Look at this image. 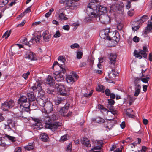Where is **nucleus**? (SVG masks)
<instances>
[{"instance_id": "1", "label": "nucleus", "mask_w": 152, "mask_h": 152, "mask_svg": "<svg viewBox=\"0 0 152 152\" xmlns=\"http://www.w3.org/2000/svg\"><path fill=\"white\" fill-rule=\"evenodd\" d=\"M59 117L58 115H52L50 117L46 118L45 119L46 126L53 132L60 129L61 123L59 122H54L55 121L58 119Z\"/></svg>"}, {"instance_id": "2", "label": "nucleus", "mask_w": 152, "mask_h": 152, "mask_svg": "<svg viewBox=\"0 0 152 152\" xmlns=\"http://www.w3.org/2000/svg\"><path fill=\"white\" fill-rule=\"evenodd\" d=\"M99 3L95 2H91L88 5L86 9V12L88 15H93L94 18L98 16L97 11L99 6Z\"/></svg>"}, {"instance_id": "3", "label": "nucleus", "mask_w": 152, "mask_h": 152, "mask_svg": "<svg viewBox=\"0 0 152 152\" xmlns=\"http://www.w3.org/2000/svg\"><path fill=\"white\" fill-rule=\"evenodd\" d=\"M18 102L20 105V110L21 112L28 113L29 112V110L28 108L29 102L27 101V98L26 96H21L18 100Z\"/></svg>"}, {"instance_id": "4", "label": "nucleus", "mask_w": 152, "mask_h": 152, "mask_svg": "<svg viewBox=\"0 0 152 152\" xmlns=\"http://www.w3.org/2000/svg\"><path fill=\"white\" fill-rule=\"evenodd\" d=\"M58 68L60 69V72H59L58 74L57 75L54 74L53 76L57 81L60 82L64 80V76L62 73L64 74L66 72V70L65 68L64 67V66L63 65H61L60 66L59 65L58 66Z\"/></svg>"}, {"instance_id": "5", "label": "nucleus", "mask_w": 152, "mask_h": 152, "mask_svg": "<svg viewBox=\"0 0 152 152\" xmlns=\"http://www.w3.org/2000/svg\"><path fill=\"white\" fill-rule=\"evenodd\" d=\"M53 106L51 102L47 101V102L45 103V105L44 106V107L42 110V112L45 114L51 113L53 111Z\"/></svg>"}, {"instance_id": "6", "label": "nucleus", "mask_w": 152, "mask_h": 152, "mask_svg": "<svg viewBox=\"0 0 152 152\" xmlns=\"http://www.w3.org/2000/svg\"><path fill=\"white\" fill-rule=\"evenodd\" d=\"M14 102L12 100L6 101L2 104L1 108L3 111H8L14 106Z\"/></svg>"}, {"instance_id": "7", "label": "nucleus", "mask_w": 152, "mask_h": 152, "mask_svg": "<svg viewBox=\"0 0 152 152\" xmlns=\"http://www.w3.org/2000/svg\"><path fill=\"white\" fill-rule=\"evenodd\" d=\"M112 31H111L109 28H105L103 31H102L100 33L104 34V38L106 39L107 40H110L112 38L111 35L113 33Z\"/></svg>"}, {"instance_id": "8", "label": "nucleus", "mask_w": 152, "mask_h": 152, "mask_svg": "<svg viewBox=\"0 0 152 152\" xmlns=\"http://www.w3.org/2000/svg\"><path fill=\"white\" fill-rule=\"evenodd\" d=\"M58 60L63 63V64H58L57 61H55L53 64L52 68V69H54V67L58 68V66L59 65L60 66L61 65L64 66V67L65 68V66L64 65V62L66 61V59L65 57L64 56H60L58 58Z\"/></svg>"}, {"instance_id": "9", "label": "nucleus", "mask_w": 152, "mask_h": 152, "mask_svg": "<svg viewBox=\"0 0 152 152\" xmlns=\"http://www.w3.org/2000/svg\"><path fill=\"white\" fill-rule=\"evenodd\" d=\"M99 14L98 16L96 18H98L100 22L103 24H106L108 23L110 20V18L107 15H103L101 14V15L99 16Z\"/></svg>"}, {"instance_id": "10", "label": "nucleus", "mask_w": 152, "mask_h": 152, "mask_svg": "<svg viewBox=\"0 0 152 152\" xmlns=\"http://www.w3.org/2000/svg\"><path fill=\"white\" fill-rule=\"evenodd\" d=\"M117 55L115 53H111L109 57V59L110 60L109 63L110 65L114 66L116 61V59Z\"/></svg>"}, {"instance_id": "11", "label": "nucleus", "mask_w": 152, "mask_h": 152, "mask_svg": "<svg viewBox=\"0 0 152 152\" xmlns=\"http://www.w3.org/2000/svg\"><path fill=\"white\" fill-rule=\"evenodd\" d=\"M36 102L39 105L44 107L45 105V103L47 102V101H46V98L44 96H42L38 98Z\"/></svg>"}, {"instance_id": "12", "label": "nucleus", "mask_w": 152, "mask_h": 152, "mask_svg": "<svg viewBox=\"0 0 152 152\" xmlns=\"http://www.w3.org/2000/svg\"><path fill=\"white\" fill-rule=\"evenodd\" d=\"M101 111L102 112H105L106 113H108L110 112L112 114H117L118 111L116 110L115 109L113 108V107H112L109 109V110L103 107V108L102 109Z\"/></svg>"}, {"instance_id": "13", "label": "nucleus", "mask_w": 152, "mask_h": 152, "mask_svg": "<svg viewBox=\"0 0 152 152\" xmlns=\"http://www.w3.org/2000/svg\"><path fill=\"white\" fill-rule=\"evenodd\" d=\"M138 21H133L131 22L132 30L134 32L140 28Z\"/></svg>"}, {"instance_id": "14", "label": "nucleus", "mask_w": 152, "mask_h": 152, "mask_svg": "<svg viewBox=\"0 0 152 152\" xmlns=\"http://www.w3.org/2000/svg\"><path fill=\"white\" fill-rule=\"evenodd\" d=\"M41 81H36L34 84V86L31 87V88L34 91L36 90L39 91L41 89Z\"/></svg>"}, {"instance_id": "15", "label": "nucleus", "mask_w": 152, "mask_h": 152, "mask_svg": "<svg viewBox=\"0 0 152 152\" xmlns=\"http://www.w3.org/2000/svg\"><path fill=\"white\" fill-rule=\"evenodd\" d=\"M141 87L138 84L135 83L134 85V96L137 97L138 96L140 92Z\"/></svg>"}, {"instance_id": "16", "label": "nucleus", "mask_w": 152, "mask_h": 152, "mask_svg": "<svg viewBox=\"0 0 152 152\" xmlns=\"http://www.w3.org/2000/svg\"><path fill=\"white\" fill-rule=\"evenodd\" d=\"M25 57L27 59L31 61L34 60V53L32 52H27L25 55Z\"/></svg>"}, {"instance_id": "17", "label": "nucleus", "mask_w": 152, "mask_h": 152, "mask_svg": "<svg viewBox=\"0 0 152 152\" xmlns=\"http://www.w3.org/2000/svg\"><path fill=\"white\" fill-rule=\"evenodd\" d=\"M54 81L53 77L48 75L46 80V83L50 86H53L55 84Z\"/></svg>"}, {"instance_id": "18", "label": "nucleus", "mask_w": 152, "mask_h": 152, "mask_svg": "<svg viewBox=\"0 0 152 152\" xmlns=\"http://www.w3.org/2000/svg\"><path fill=\"white\" fill-rule=\"evenodd\" d=\"M95 145H94V146L92 149L93 150H99L101 148L102 146V141H99V140H96L95 142Z\"/></svg>"}, {"instance_id": "19", "label": "nucleus", "mask_w": 152, "mask_h": 152, "mask_svg": "<svg viewBox=\"0 0 152 152\" xmlns=\"http://www.w3.org/2000/svg\"><path fill=\"white\" fill-rule=\"evenodd\" d=\"M58 91L61 95L64 96L66 94V90L64 85H60L58 86Z\"/></svg>"}, {"instance_id": "20", "label": "nucleus", "mask_w": 152, "mask_h": 152, "mask_svg": "<svg viewBox=\"0 0 152 152\" xmlns=\"http://www.w3.org/2000/svg\"><path fill=\"white\" fill-rule=\"evenodd\" d=\"M81 142L82 144L87 147L91 146L90 140L87 138H83L81 139Z\"/></svg>"}, {"instance_id": "21", "label": "nucleus", "mask_w": 152, "mask_h": 152, "mask_svg": "<svg viewBox=\"0 0 152 152\" xmlns=\"http://www.w3.org/2000/svg\"><path fill=\"white\" fill-rule=\"evenodd\" d=\"M28 108L31 110H34L37 108V106L36 103V102H29L28 105Z\"/></svg>"}, {"instance_id": "22", "label": "nucleus", "mask_w": 152, "mask_h": 152, "mask_svg": "<svg viewBox=\"0 0 152 152\" xmlns=\"http://www.w3.org/2000/svg\"><path fill=\"white\" fill-rule=\"evenodd\" d=\"M106 119L107 120H110L111 123L112 124L113 126L116 124L118 122L120 121L119 118L115 116H114V117H111L108 118H106Z\"/></svg>"}, {"instance_id": "23", "label": "nucleus", "mask_w": 152, "mask_h": 152, "mask_svg": "<svg viewBox=\"0 0 152 152\" xmlns=\"http://www.w3.org/2000/svg\"><path fill=\"white\" fill-rule=\"evenodd\" d=\"M98 12L99 14H100V13L102 14L105 13L107 12V8L104 6L99 5L97 11L98 14Z\"/></svg>"}, {"instance_id": "24", "label": "nucleus", "mask_w": 152, "mask_h": 152, "mask_svg": "<svg viewBox=\"0 0 152 152\" xmlns=\"http://www.w3.org/2000/svg\"><path fill=\"white\" fill-rule=\"evenodd\" d=\"M35 146V143L34 142H29L28 145L24 147L26 150L30 151L34 149Z\"/></svg>"}, {"instance_id": "25", "label": "nucleus", "mask_w": 152, "mask_h": 152, "mask_svg": "<svg viewBox=\"0 0 152 152\" xmlns=\"http://www.w3.org/2000/svg\"><path fill=\"white\" fill-rule=\"evenodd\" d=\"M28 99L29 102H36L35 101L36 97L35 96L34 93L31 92L28 94Z\"/></svg>"}, {"instance_id": "26", "label": "nucleus", "mask_w": 152, "mask_h": 152, "mask_svg": "<svg viewBox=\"0 0 152 152\" xmlns=\"http://www.w3.org/2000/svg\"><path fill=\"white\" fill-rule=\"evenodd\" d=\"M40 140L43 141L47 142L49 140V137L47 134L45 133L41 134L40 137Z\"/></svg>"}, {"instance_id": "27", "label": "nucleus", "mask_w": 152, "mask_h": 152, "mask_svg": "<svg viewBox=\"0 0 152 152\" xmlns=\"http://www.w3.org/2000/svg\"><path fill=\"white\" fill-rule=\"evenodd\" d=\"M41 37V35H37L34 38H32L31 41V44L32 43H39V42L40 38Z\"/></svg>"}, {"instance_id": "28", "label": "nucleus", "mask_w": 152, "mask_h": 152, "mask_svg": "<svg viewBox=\"0 0 152 152\" xmlns=\"http://www.w3.org/2000/svg\"><path fill=\"white\" fill-rule=\"evenodd\" d=\"M149 18V16L147 15H144L142 16L137 21L138 23H142L146 21Z\"/></svg>"}, {"instance_id": "29", "label": "nucleus", "mask_w": 152, "mask_h": 152, "mask_svg": "<svg viewBox=\"0 0 152 152\" xmlns=\"http://www.w3.org/2000/svg\"><path fill=\"white\" fill-rule=\"evenodd\" d=\"M58 17L59 20L61 21L66 20L68 19L65 14L63 13H59Z\"/></svg>"}, {"instance_id": "30", "label": "nucleus", "mask_w": 152, "mask_h": 152, "mask_svg": "<svg viewBox=\"0 0 152 152\" xmlns=\"http://www.w3.org/2000/svg\"><path fill=\"white\" fill-rule=\"evenodd\" d=\"M148 23L147 26L145 28V29L146 31L151 32L152 31V22L150 21V20L148 21Z\"/></svg>"}, {"instance_id": "31", "label": "nucleus", "mask_w": 152, "mask_h": 152, "mask_svg": "<svg viewBox=\"0 0 152 152\" xmlns=\"http://www.w3.org/2000/svg\"><path fill=\"white\" fill-rule=\"evenodd\" d=\"M105 89V87L104 86L100 84L98 85L96 88L97 91L101 92L102 93H104Z\"/></svg>"}, {"instance_id": "32", "label": "nucleus", "mask_w": 152, "mask_h": 152, "mask_svg": "<svg viewBox=\"0 0 152 152\" xmlns=\"http://www.w3.org/2000/svg\"><path fill=\"white\" fill-rule=\"evenodd\" d=\"M65 101L63 98L61 97H58L55 100V104L56 105H58L59 104L62 103Z\"/></svg>"}, {"instance_id": "33", "label": "nucleus", "mask_w": 152, "mask_h": 152, "mask_svg": "<svg viewBox=\"0 0 152 152\" xmlns=\"http://www.w3.org/2000/svg\"><path fill=\"white\" fill-rule=\"evenodd\" d=\"M69 107L66 106L64 107H61L59 111L61 114H65L67 113Z\"/></svg>"}, {"instance_id": "34", "label": "nucleus", "mask_w": 152, "mask_h": 152, "mask_svg": "<svg viewBox=\"0 0 152 152\" xmlns=\"http://www.w3.org/2000/svg\"><path fill=\"white\" fill-rule=\"evenodd\" d=\"M66 80L68 83H73L74 81V79L72 76L71 75H69L66 77Z\"/></svg>"}, {"instance_id": "35", "label": "nucleus", "mask_w": 152, "mask_h": 152, "mask_svg": "<svg viewBox=\"0 0 152 152\" xmlns=\"http://www.w3.org/2000/svg\"><path fill=\"white\" fill-rule=\"evenodd\" d=\"M92 120L94 121H95L98 123H103L104 122V119L100 117H97L96 118H93Z\"/></svg>"}, {"instance_id": "36", "label": "nucleus", "mask_w": 152, "mask_h": 152, "mask_svg": "<svg viewBox=\"0 0 152 152\" xmlns=\"http://www.w3.org/2000/svg\"><path fill=\"white\" fill-rule=\"evenodd\" d=\"M31 41L30 40L29 42H27V38L25 37H24L21 40V42H22L23 44L29 46L31 45Z\"/></svg>"}, {"instance_id": "37", "label": "nucleus", "mask_w": 152, "mask_h": 152, "mask_svg": "<svg viewBox=\"0 0 152 152\" xmlns=\"http://www.w3.org/2000/svg\"><path fill=\"white\" fill-rule=\"evenodd\" d=\"M140 54L139 51L136 50H135L134 52V56L139 59H141L142 58V56Z\"/></svg>"}, {"instance_id": "38", "label": "nucleus", "mask_w": 152, "mask_h": 152, "mask_svg": "<svg viewBox=\"0 0 152 152\" xmlns=\"http://www.w3.org/2000/svg\"><path fill=\"white\" fill-rule=\"evenodd\" d=\"M7 122L8 124L10 125H11L12 127H14L15 126V122L11 119H9L7 121Z\"/></svg>"}, {"instance_id": "39", "label": "nucleus", "mask_w": 152, "mask_h": 152, "mask_svg": "<svg viewBox=\"0 0 152 152\" xmlns=\"http://www.w3.org/2000/svg\"><path fill=\"white\" fill-rule=\"evenodd\" d=\"M107 120V125L106 126V127L107 128H108L110 130L112 129L113 125V124H112L111 123V122L110 121V120Z\"/></svg>"}, {"instance_id": "40", "label": "nucleus", "mask_w": 152, "mask_h": 152, "mask_svg": "<svg viewBox=\"0 0 152 152\" xmlns=\"http://www.w3.org/2000/svg\"><path fill=\"white\" fill-rule=\"evenodd\" d=\"M112 73H108V76L109 78H112V77H111V74L113 75V77L114 78L117 75V73L114 69H112Z\"/></svg>"}, {"instance_id": "41", "label": "nucleus", "mask_w": 152, "mask_h": 152, "mask_svg": "<svg viewBox=\"0 0 152 152\" xmlns=\"http://www.w3.org/2000/svg\"><path fill=\"white\" fill-rule=\"evenodd\" d=\"M139 51L140 54L141 55H142V56L145 58H147V55L146 53L145 52V51L139 49Z\"/></svg>"}, {"instance_id": "42", "label": "nucleus", "mask_w": 152, "mask_h": 152, "mask_svg": "<svg viewBox=\"0 0 152 152\" xmlns=\"http://www.w3.org/2000/svg\"><path fill=\"white\" fill-rule=\"evenodd\" d=\"M54 11V10L53 8H51L50 9L48 12L46 13L45 15V17L46 18H48L50 17L51 14Z\"/></svg>"}, {"instance_id": "43", "label": "nucleus", "mask_w": 152, "mask_h": 152, "mask_svg": "<svg viewBox=\"0 0 152 152\" xmlns=\"http://www.w3.org/2000/svg\"><path fill=\"white\" fill-rule=\"evenodd\" d=\"M83 53L81 51H78L77 53L76 57L78 59H80L82 58Z\"/></svg>"}, {"instance_id": "44", "label": "nucleus", "mask_w": 152, "mask_h": 152, "mask_svg": "<svg viewBox=\"0 0 152 152\" xmlns=\"http://www.w3.org/2000/svg\"><path fill=\"white\" fill-rule=\"evenodd\" d=\"M30 72L28 71L26 73H23V75L22 77L25 79L26 80L28 78V76L30 75Z\"/></svg>"}, {"instance_id": "45", "label": "nucleus", "mask_w": 152, "mask_h": 152, "mask_svg": "<svg viewBox=\"0 0 152 152\" xmlns=\"http://www.w3.org/2000/svg\"><path fill=\"white\" fill-rule=\"evenodd\" d=\"M150 79L149 77H146L145 78H142L141 79V81L143 83H148V81Z\"/></svg>"}, {"instance_id": "46", "label": "nucleus", "mask_w": 152, "mask_h": 152, "mask_svg": "<svg viewBox=\"0 0 152 152\" xmlns=\"http://www.w3.org/2000/svg\"><path fill=\"white\" fill-rule=\"evenodd\" d=\"M10 32L9 31L8 32L7 31H6L4 34L3 35L2 37L4 38L5 37V39H7L8 37L10 36Z\"/></svg>"}, {"instance_id": "47", "label": "nucleus", "mask_w": 152, "mask_h": 152, "mask_svg": "<svg viewBox=\"0 0 152 152\" xmlns=\"http://www.w3.org/2000/svg\"><path fill=\"white\" fill-rule=\"evenodd\" d=\"M73 1L72 0H68L66 3V5L68 7L73 6Z\"/></svg>"}, {"instance_id": "48", "label": "nucleus", "mask_w": 152, "mask_h": 152, "mask_svg": "<svg viewBox=\"0 0 152 152\" xmlns=\"http://www.w3.org/2000/svg\"><path fill=\"white\" fill-rule=\"evenodd\" d=\"M93 92V90H91V91L89 93H85L84 94L83 96L85 97H89L91 96L92 93Z\"/></svg>"}, {"instance_id": "49", "label": "nucleus", "mask_w": 152, "mask_h": 152, "mask_svg": "<svg viewBox=\"0 0 152 152\" xmlns=\"http://www.w3.org/2000/svg\"><path fill=\"white\" fill-rule=\"evenodd\" d=\"M108 102L109 104L111 106L113 105L115 103L114 100L111 99H108Z\"/></svg>"}, {"instance_id": "50", "label": "nucleus", "mask_w": 152, "mask_h": 152, "mask_svg": "<svg viewBox=\"0 0 152 152\" xmlns=\"http://www.w3.org/2000/svg\"><path fill=\"white\" fill-rule=\"evenodd\" d=\"M105 94L107 96H109L111 94V92L110 90L109 89H106L105 91L104 90V92Z\"/></svg>"}, {"instance_id": "51", "label": "nucleus", "mask_w": 152, "mask_h": 152, "mask_svg": "<svg viewBox=\"0 0 152 152\" xmlns=\"http://www.w3.org/2000/svg\"><path fill=\"white\" fill-rule=\"evenodd\" d=\"M79 47V46L78 44L77 43H74L72 45L70 46V48L72 49H74L75 48H78Z\"/></svg>"}, {"instance_id": "52", "label": "nucleus", "mask_w": 152, "mask_h": 152, "mask_svg": "<svg viewBox=\"0 0 152 152\" xmlns=\"http://www.w3.org/2000/svg\"><path fill=\"white\" fill-rule=\"evenodd\" d=\"M134 13V9H131L128 12V14L130 16H132Z\"/></svg>"}, {"instance_id": "53", "label": "nucleus", "mask_w": 152, "mask_h": 152, "mask_svg": "<svg viewBox=\"0 0 152 152\" xmlns=\"http://www.w3.org/2000/svg\"><path fill=\"white\" fill-rule=\"evenodd\" d=\"M61 34L59 30L57 31L55 34L54 35L53 37L55 38H58L60 36Z\"/></svg>"}, {"instance_id": "54", "label": "nucleus", "mask_w": 152, "mask_h": 152, "mask_svg": "<svg viewBox=\"0 0 152 152\" xmlns=\"http://www.w3.org/2000/svg\"><path fill=\"white\" fill-rule=\"evenodd\" d=\"M123 27V24L120 23H118L117 26V29L119 30H121L122 28Z\"/></svg>"}, {"instance_id": "55", "label": "nucleus", "mask_w": 152, "mask_h": 152, "mask_svg": "<svg viewBox=\"0 0 152 152\" xmlns=\"http://www.w3.org/2000/svg\"><path fill=\"white\" fill-rule=\"evenodd\" d=\"M67 140L66 136V135H64L61 137L60 139V141L61 142H64Z\"/></svg>"}, {"instance_id": "56", "label": "nucleus", "mask_w": 152, "mask_h": 152, "mask_svg": "<svg viewBox=\"0 0 152 152\" xmlns=\"http://www.w3.org/2000/svg\"><path fill=\"white\" fill-rule=\"evenodd\" d=\"M133 41L135 42H138L140 40V38L137 36L134 37L132 39Z\"/></svg>"}, {"instance_id": "57", "label": "nucleus", "mask_w": 152, "mask_h": 152, "mask_svg": "<svg viewBox=\"0 0 152 152\" xmlns=\"http://www.w3.org/2000/svg\"><path fill=\"white\" fill-rule=\"evenodd\" d=\"M50 37V35H47L46 37H43V38L45 42H48L49 41V39Z\"/></svg>"}, {"instance_id": "58", "label": "nucleus", "mask_w": 152, "mask_h": 152, "mask_svg": "<svg viewBox=\"0 0 152 152\" xmlns=\"http://www.w3.org/2000/svg\"><path fill=\"white\" fill-rule=\"evenodd\" d=\"M127 117L133 118L134 119H137V116H136L135 115H126Z\"/></svg>"}, {"instance_id": "59", "label": "nucleus", "mask_w": 152, "mask_h": 152, "mask_svg": "<svg viewBox=\"0 0 152 152\" xmlns=\"http://www.w3.org/2000/svg\"><path fill=\"white\" fill-rule=\"evenodd\" d=\"M62 28L64 30L69 31L70 29V27L69 25H64L62 27Z\"/></svg>"}, {"instance_id": "60", "label": "nucleus", "mask_w": 152, "mask_h": 152, "mask_svg": "<svg viewBox=\"0 0 152 152\" xmlns=\"http://www.w3.org/2000/svg\"><path fill=\"white\" fill-rule=\"evenodd\" d=\"M7 137L12 142H14L16 140L15 137H14L8 135Z\"/></svg>"}, {"instance_id": "61", "label": "nucleus", "mask_w": 152, "mask_h": 152, "mask_svg": "<svg viewBox=\"0 0 152 152\" xmlns=\"http://www.w3.org/2000/svg\"><path fill=\"white\" fill-rule=\"evenodd\" d=\"M88 15L89 16V17L86 18L84 19V20L85 22H88L90 21L91 20V16H92L91 17H94L93 15Z\"/></svg>"}, {"instance_id": "62", "label": "nucleus", "mask_w": 152, "mask_h": 152, "mask_svg": "<svg viewBox=\"0 0 152 152\" xmlns=\"http://www.w3.org/2000/svg\"><path fill=\"white\" fill-rule=\"evenodd\" d=\"M131 2L130 1H128L127 2L126 5V7L127 9L129 10L131 7Z\"/></svg>"}, {"instance_id": "63", "label": "nucleus", "mask_w": 152, "mask_h": 152, "mask_svg": "<svg viewBox=\"0 0 152 152\" xmlns=\"http://www.w3.org/2000/svg\"><path fill=\"white\" fill-rule=\"evenodd\" d=\"M150 32L149 31H146V30L145 29V31H143V37H148V34Z\"/></svg>"}, {"instance_id": "64", "label": "nucleus", "mask_w": 152, "mask_h": 152, "mask_svg": "<svg viewBox=\"0 0 152 152\" xmlns=\"http://www.w3.org/2000/svg\"><path fill=\"white\" fill-rule=\"evenodd\" d=\"M120 126L122 129H124L126 126V124L125 121H122L120 124Z\"/></svg>"}]
</instances>
